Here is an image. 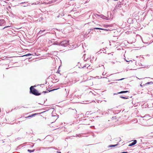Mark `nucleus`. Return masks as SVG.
<instances>
[{"label":"nucleus","mask_w":153,"mask_h":153,"mask_svg":"<svg viewBox=\"0 0 153 153\" xmlns=\"http://www.w3.org/2000/svg\"><path fill=\"white\" fill-rule=\"evenodd\" d=\"M69 44V41L68 40H64L62 41L61 42L58 43L57 42H54L53 45H61L63 46H66Z\"/></svg>","instance_id":"f257e3e1"},{"label":"nucleus","mask_w":153,"mask_h":153,"mask_svg":"<svg viewBox=\"0 0 153 153\" xmlns=\"http://www.w3.org/2000/svg\"><path fill=\"white\" fill-rule=\"evenodd\" d=\"M30 92L32 94L36 96L39 95L41 94L39 93L37 90L33 88V86H31L30 88Z\"/></svg>","instance_id":"f03ea898"},{"label":"nucleus","mask_w":153,"mask_h":153,"mask_svg":"<svg viewBox=\"0 0 153 153\" xmlns=\"http://www.w3.org/2000/svg\"><path fill=\"white\" fill-rule=\"evenodd\" d=\"M5 24V21L4 19H0V26H4Z\"/></svg>","instance_id":"7ed1b4c3"},{"label":"nucleus","mask_w":153,"mask_h":153,"mask_svg":"<svg viewBox=\"0 0 153 153\" xmlns=\"http://www.w3.org/2000/svg\"><path fill=\"white\" fill-rule=\"evenodd\" d=\"M133 142H132V143H131L129 144V145H128L129 146H133L137 143V141L136 140H133Z\"/></svg>","instance_id":"20e7f679"},{"label":"nucleus","mask_w":153,"mask_h":153,"mask_svg":"<svg viewBox=\"0 0 153 153\" xmlns=\"http://www.w3.org/2000/svg\"><path fill=\"white\" fill-rule=\"evenodd\" d=\"M95 16L96 17H97V16H100V17H101L102 18H103L104 19H105L104 17H105L103 15L102 16H100L99 15L96 14V13H94V15L93 16Z\"/></svg>","instance_id":"39448f33"},{"label":"nucleus","mask_w":153,"mask_h":153,"mask_svg":"<svg viewBox=\"0 0 153 153\" xmlns=\"http://www.w3.org/2000/svg\"><path fill=\"white\" fill-rule=\"evenodd\" d=\"M20 4H22V6L24 7L27 6L28 5V4L27 3V2H22Z\"/></svg>","instance_id":"423d86ee"},{"label":"nucleus","mask_w":153,"mask_h":153,"mask_svg":"<svg viewBox=\"0 0 153 153\" xmlns=\"http://www.w3.org/2000/svg\"><path fill=\"white\" fill-rule=\"evenodd\" d=\"M94 29L95 30V29H98V30H105L106 31H108V30L107 29H104L103 28H99V27H95L94 28Z\"/></svg>","instance_id":"0eeeda50"},{"label":"nucleus","mask_w":153,"mask_h":153,"mask_svg":"<svg viewBox=\"0 0 153 153\" xmlns=\"http://www.w3.org/2000/svg\"><path fill=\"white\" fill-rule=\"evenodd\" d=\"M129 92V91H121V92H118V94H123V93H127V92Z\"/></svg>","instance_id":"6e6552de"},{"label":"nucleus","mask_w":153,"mask_h":153,"mask_svg":"<svg viewBox=\"0 0 153 153\" xmlns=\"http://www.w3.org/2000/svg\"><path fill=\"white\" fill-rule=\"evenodd\" d=\"M45 30H40L39 32L38 33V34H41L42 33V32H44Z\"/></svg>","instance_id":"1a4fd4ad"},{"label":"nucleus","mask_w":153,"mask_h":153,"mask_svg":"<svg viewBox=\"0 0 153 153\" xmlns=\"http://www.w3.org/2000/svg\"><path fill=\"white\" fill-rule=\"evenodd\" d=\"M117 144L110 145L108 146V147H115V146H117Z\"/></svg>","instance_id":"9d476101"},{"label":"nucleus","mask_w":153,"mask_h":153,"mask_svg":"<svg viewBox=\"0 0 153 153\" xmlns=\"http://www.w3.org/2000/svg\"><path fill=\"white\" fill-rule=\"evenodd\" d=\"M120 97L121 98L123 99H127L128 98V97H124L122 96H120Z\"/></svg>","instance_id":"9b49d317"},{"label":"nucleus","mask_w":153,"mask_h":153,"mask_svg":"<svg viewBox=\"0 0 153 153\" xmlns=\"http://www.w3.org/2000/svg\"><path fill=\"white\" fill-rule=\"evenodd\" d=\"M27 151L29 152H33L34 151V150H30V149H28Z\"/></svg>","instance_id":"f8f14e48"},{"label":"nucleus","mask_w":153,"mask_h":153,"mask_svg":"<svg viewBox=\"0 0 153 153\" xmlns=\"http://www.w3.org/2000/svg\"><path fill=\"white\" fill-rule=\"evenodd\" d=\"M31 55V54H30V53H28V54H26L25 55L23 56H30V55Z\"/></svg>","instance_id":"ddd939ff"},{"label":"nucleus","mask_w":153,"mask_h":153,"mask_svg":"<svg viewBox=\"0 0 153 153\" xmlns=\"http://www.w3.org/2000/svg\"><path fill=\"white\" fill-rule=\"evenodd\" d=\"M36 114H36V113L33 114L31 115V116L33 117V116H34L35 115H36Z\"/></svg>","instance_id":"4468645a"},{"label":"nucleus","mask_w":153,"mask_h":153,"mask_svg":"<svg viewBox=\"0 0 153 153\" xmlns=\"http://www.w3.org/2000/svg\"><path fill=\"white\" fill-rule=\"evenodd\" d=\"M32 117L31 116V115H30L29 116H28L27 117H25V118H27L30 117Z\"/></svg>","instance_id":"2eb2a0df"},{"label":"nucleus","mask_w":153,"mask_h":153,"mask_svg":"<svg viewBox=\"0 0 153 153\" xmlns=\"http://www.w3.org/2000/svg\"><path fill=\"white\" fill-rule=\"evenodd\" d=\"M59 88H56V89H53L52 90H51L50 91H49V92L51 91H54V90H57Z\"/></svg>","instance_id":"dca6fc26"},{"label":"nucleus","mask_w":153,"mask_h":153,"mask_svg":"<svg viewBox=\"0 0 153 153\" xmlns=\"http://www.w3.org/2000/svg\"><path fill=\"white\" fill-rule=\"evenodd\" d=\"M9 27V26H6V27H4V28H3V29H4V28H6V27Z\"/></svg>","instance_id":"f3484780"},{"label":"nucleus","mask_w":153,"mask_h":153,"mask_svg":"<svg viewBox=\"0 0 153 153\" xmlns=\"http://www.w3.org/2000/svg\"><path fill=\"white\" fill-rule=\"evenodd\" d=\"M124 78H122V79H118V80H123L124 79Z\"/></svg>","instance_id":"a211bd4d"},{"label":"nucleus","mask_w":153,"mask_h":153,"mask_svg":"<svg viewBox=\"0 0 153 153\" xmlns=\"http://www.w3.org/2000/svg\"><path fill=\"white\" fill-rule=\"evenodd\" d=\"M105 74H106L105 73H104V72H103L102 73V75H105Z\"/></svg>","instance_id":"6ab92c4d"},{"label":"nucleus","mask_w":153,"mask_h":153,"mask_svg":"<svg viewBox=\"0 0 153 153\" xmlns=\"http://www.w3.org/2000/svg\"><path fill=\"white\" fill-rule=\"evenodd\" d=\"M43 93H46V91H43Z\"/></svg>","instance_id":"aec40b11"},{"label":"nucleus","mask_w":153,"mask_h":153,"mask_svg":"<svg viewBox=\"0 0 153 153\" xmlns=\"http://www.w3.org/2000/svg\"><path fill=\"white\" fill-rule=\"evenodd\" d=\"M150 83V82H148L147 83H146V84H149Z\"/></svg>","instance_id":"412c9836"},{"label":"nucleus","mask_w":153,"mask_h":153,"mask_svg":"<svg viewBox=\"0 0 153 153\" xmlns=\"http://www.w3.org/2000/svg\"><path fill=\"white\" fill-rule=\"evenodd\" d=\"M57 152L58 153H61V152Z\"/></svg>","instance_id":"4be33fe9"},{"label":"nucleus","mask_w":153,"mask_h":153,"mask_svg":"<svg viewBox=\"0 0 153 153\" xmlns=\"http://www.w3.org/2000/svg\"><path fill=\"white\" fill-rule=\"evenodd\" d=\"M123 153H128V152H123Z\"/></svg>","instance_id":"5701e85b"},{"label":"nucleus","mask_w":153,"mask_h":153,"mask_svg":"<svg viewBox=\"0 0 153 153\" xmlns=\"http://www.w3.org/2000/svg\"><path fill=\"white\" fill-rule=\"evenodd\" d=\"M126 62H128L129 61H128V60H126Z\"/></svg>","instance_id":"b1692460"},{"label":"nucleus","mask_w":153,"mask_h":153,"mask_svg":"<svg viewBox=\"0 0 153 153\" xmlns=\"http://www.w3.org/2000/svg\"><path fill=\"white\" fill-rule=\"evenodd\" d=\"M86 66H84L82 68H85V67Z\"/></svg>","instance_id":"393cba45"},{"label":"nucleus","mask_w":153,"mask_h":153,"mask_svg":"<svg viewBox=\"0 0 153 153\" xmlns=\"http://www.w3.org/2000/svg\"><path fill=\"white\" fill-rule=\"evenodd\" d=\"M104 26H105V27H106V25H104Z\"/></svg>","instance_id":"a878e982"},{"label":"nucleus","mask_w":153,"mask_h":153,"mask_svg":"<svg viewBox=\"0 0 153 153\" xmlns=\"http://www.w3.org/2000/svg\"><path fill=\"white\" fill-rule=\"evenodd\" d=\"M97 102H98V103H99V101H97Z\"/></svg>","instance_id":"bb28decb"},{"label":"nucleus","mask_w":153,"mask_h":153,"mask_svg":"<svg viewBox=\"0 0 153 153\" xmlns=\"http://www.w3.org/2000/svg\"><path fill=\"white\" fill-rule=\"evenodd\" d=\"M103 78H106V77H103Z\"/></svg>","instance_id":"cd10ccee"},{"label":"nucleus","mask_w":153,"mask_h":153,"mask_svg":"<svg viewBox=\"0 0 153 153\" xmlns=\"http://www.w3.org/2000/svg\"><path fill=\"white\" fill-rule=\"evenodd\" d=\"M140 86H142V85H141V84L140 85Z\"/></svg>","instance_id":"c85d7f7f"},{"label":"nucleus","mask_w":153,"mask_h":153,"mask_svg":"<svg viewBox=\"0 0 153 153\" xmlns=\"http://www.w3.org/2000/svg\"><path fill=\"white\" fill-rule=\"evenodd\" d=\"M152 43H153V42H152Z\"/></svg>","instance_id":"c756f323"}]
</instances>
